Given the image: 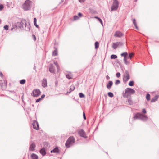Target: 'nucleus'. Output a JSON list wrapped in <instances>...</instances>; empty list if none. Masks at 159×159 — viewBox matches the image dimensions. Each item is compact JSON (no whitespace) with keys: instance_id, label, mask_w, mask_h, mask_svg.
<instances>
[{"instance_id":"nucleus-1","label":"nucleus","mask_w":159,"mask_h":159,"mask_svg":"<svg viewBox=\"0 0 159 159\" xmlns=\"http://www.w3.org/2000/svg\"><path fill=\"white\" fill-rule=\"evenodd\" d=\"M24 25H27L26 21L25 20H22L21 22H17L13 25L11 30L12 31L14 29L15 31L16 30L20 31L24 29Z\"/></svg>"},{"instance_id":"nucleus-2","label":"nucleus","mask_w":159,"mask_h":159,"mask_svg":"<svg viewBox=\"0 0 159 159\" xmlns=\"http://www.w3.org/2000/svg\"><path fill=\"white\" fill-rule=\"evenodd\" d=\"M134 120L139 119L143 121H145L148 120V117L146 115H143L139 112L136 113L133 117Z\"/></svg>"},{"instance_id":"nucleus-3","label":"nucleus","mask_w":159,"mask_h":159,"mask_svg":"<svg viewBox=\"0 0 159 159\" xmlns=\"http://www.w3.org/2000/svg\"><path fill=\"white\" fill-rule=\"evenodd\" d=\"M75 142V139L74 137L70 136L66 140L65 143L66 147L68 148L72 145Z\"/></svg>"},{"instance_id":"nucleus-4","label":"nucleus","mask_w":159,"mask_h":159,"mask_svg":"<svg viewBox=\"0 0 159 159\" xmlns=\"http://www.w3.org/2000/svg\"><path fill=\"white\" fill-rule=\"evenodd\" d=\"M32 3L31 1L29 0H26L23 5L24 9L25 11L29 10L30 8V5Z\"/></svg>"},{"instance_id":"nucleus-5","label":"nucleus","mask_w":159,"mask_h":159,"mask_svg":"<svg viewBox=\"0 0 159 159\" xmlns=\"http://www.w3.org/2000/svg\"><path fill=\"white\" fill-rule=\"evenodd\" d=\"M119 4V2L117 0H113V3L111 7V11L117 10Z\"/></svg>"},{"instance_id":"nucleus-6","label":"nucleus","mask_w":159,"mask_h":159,"mask_svg":"<svg viewBox=\"0 0 159 159\" xmlns=\"http://www.w3.org/2000/svg\"><path fill=\"white\" fill-rule=\"evenodd\" d=\"M135 93V91L132 88H128L125 89V93H124L123 97L126 96V94L129 93L130 94H133Z\"/></svg>"},{"instance_id":"nucleus-7","label":"nucleus","mask_w":159,"mask_h":159,"mask_svg":"<svg viewBox=\"0 0 159 159\" xmlns=\"http://www.w3.org/2000/svg\"><path fill=\"white\" fill-rule=\"evenodd\" d=\"M41 93L40 90L38 89H36L33 91L31 95L33 97H37L40 95Z\"/></svg>"},{"instance_id":"nucleus-8","label":"nucleus","mask_w":159,"mask_h":159,"mask_svg":"<svg viewBox=\"0 0 159 159\" xmlns=\"http://www.w3.org/2000/svg\"><path fill=\"white\" fill-rule=\"evenodd\" d=\"M130 78V76L129 72L127 70H126L125 72V75H124L123 78V81L124 82L126 83L128 80Z\"/></svg>"},{"instance_id":"nucleus-9","label":"nucleus","mask_w":159,"mask_h":159,"mask_svg":"<svg viewBox=\"0 0 159 159\" xmlns=\"http://www.w3.org/2000/svg\"><path fill=\"white\" fill-rule=\"evenodd\" d=\"M123 43L121 42L113 43L112 45V47L114 49H116L119 46H122Z\"/></svg>"},{"instance_id":"nucleus-10","label":"nucleus","mask_w":159,"mask_h":159,"mask_svg":"<svg viewBox=\"0 0 159 159\" xmlns=\"http://www.w3.org/2000/svg\"><path fill=\"white\" fill-rule=\"evenodd\" d=\"M33 128L34 129L38 130L39 128V124L36 120H34L32 124Z\"/></svg>"},{"instance_id":"nucleus-11","label":"nucleus","mask_w":159,"mask_h":159,"mask_svg":"<svg viewBox=\"0 0 159 159\" xmlns=\"http://www.w3.org/2000/svg\"><path fill=\"white\" fill-rule=\"evenodd\" d=\"M78 134L81 137L85 138L87 137L85 132L83 129H81L79 131Z\"/></svg>"},{"instance_id":"nucleus-12","label":"nucleus","mask_w":159,"mask_h":159,"mask_svg":"<svg viewBox=\"0 0 159 159\" xmlns=\"http://www.w3.org/2000/svg\"><path fill=\"white\" fill-rule=\"evenodd\" d=\"M123 34L120 31H116L115 32L114 36L118 38H120L123 36Z\"/></svg>"},{"instance_id":"nucleus-13","label":"nucleus","mask_w":159,"mask_h":159,"mask_svg":"<svg viewBox=\"0 0 159 159\" xmlns=\"http://www.w3.org/2000/svg\"><path fill=\"white\" fill-rule=\"evenodd\" d=\"M35 147V145L34 142H33L31 144H30L29 147L30 151H33L34 150Z\"/></svg>"},{"instance_id":"nucleus-14","label":"nucleus","mask_w":159,"mask_h":159,"mask_svg":"<svg viewBox=\"0 0 159 159\" xmlns=\"http://www.w3.org/2000/svg\"><path fill=\"white\" fill-rule=\"evenodd\" d=\"M47 80L46 78H44L42 81V86L44 88L47 87Z\"/></svg>"},{"instance_id":"nucleus-15","label":"nucleus","mask_w":159,"mask_h":159,"mask_svg":"<svg viewBox=\"0 0 159 159\" xmlns=\"http://www.w3.org/2000/svg\"><path fill=\"white\" fill-rule=\"evenodd\" d=\"M51 153H58L59 152V150L57 147H56L53 150L51 151Z\"/></svg>"},{"instance_id":"nucleus-16","label":"nucleus","mask_w":159,"mask_h":159,"mask_svg":"<svg viewBox=\"0 0 159 159\" xmlns=\"http://www.w3.org/2000/svg\"><path fill=\"white\" fill-rule=\"evenodd\" d=\"M49 71L51 73H54V66L52 64L50 65L49 67Z\"/></svg>"},{"instance_id":"nucleus-17","label":"nucleus","mask_w":159,"mask_h":159,"mask_svg":"<svg viewBox=\"0 0 159 159\" xmlns=\"http://www.w3.org/2000/svg\"><path fill=\"white\" fill-rule=\"evenodd\" d=\"M113 84V82L111 81H109L108 83L107 84V89H110Z\"/></svg>"},{"instance_id":"nucleus-18","label":"nucleus","mask_w":159,"mask_h":159,"mask_svg":"<svg viewBox=\"0 0 159 159\" xmlns=\"http://www.w3.org/2000/svg\"><path fill=\"white\" fill-rule=\"evenodd\" d=\"M40 153L43 156H45L46 154V151L44 148H42L40 150Z\"/></svg>"},{"instance_id":"nucleus-19","label":"nucleus","mask_w":159,"mask_h":159,"mask_svg":"<svg viewBox=\"0 0 159 159\" xmlns=\"http://www.w3.org/2000/svg\"><path fill=\"white\" fill-rule=\"evenodd\" d=\"M159 97V96L158 95H156L151 100V102H155L156 101L157 99H158Z\"/></svg>"},{"instance_id":"nucleus-20","label":"nucleus","mask_w":159,"mask_h":159,"mask_svg":"<svg viewBox=\"0 0 159 159\" xmlns=\"http://www.w3.org/2000/svg\"><path fill=\"white\" fill-rule=\"evenodd\" d=\"M31 157L32 159H38V156L34 153H32L31 156Z\"/></svg>"},{"instance_id":"nucleus-21","label":"nucleus","mask_w":159,"mask_h":159,"mask_svg":"<svg viewBox=\"0 0 159 159\" xmlns=\"http://www.w3.org/2000/svg\"><path fill=\"white\" fill-rule=\"evenodd\" d=\"M54 48L55 50L53 51L52 55L54 56H56L57 55V49L56 47H54Z\"/></svg>"},{"instance_id":"nucleus-22","label":"nucleus","mask_w":159,"mask_h":159,"mask_svg":"<svg viewBox=\"0 0 159 159\" xmlns=\"http://www.w3.org/2000/svg\"><path fill=\"white\" fill-rule=\"evenodd\" d=\"M133 24L134 25V26H135V28L137 30H138L139 28H138V27L137 26V23L136 22V20L135 19H133Z\"/></svg>"},{"instance_id":"nucleus-23","label":"nucleus","mask_w":159,"mask_h":159,"mask_svg":"<svg viewBox=\"0 0 159 159\" xmlns=\"http://www.w3.org/2000/svg\"><path fill=\"white\" fill-rule=\"evenodd\" d=\"M75 89V86L74 85H71L70 87V88L69 90V93H70L72 91L74 90Z\"/></svg>"},{"instance_id":"nucleus-24","label":"nucleus","mask_w":159,"mask_h":159,"mask_svg":"<svg viewBox=\"0 0 159 159\" xmlns=\"http://www.w3.org/2000/svg\"><path fill=\"white\" fill-rule=\"evenodd\" d=\"M66 77L69 79H71L72 78V75L71 73L67 74L66 75Z\"/></svg>"},{"instance_id":"nucleus-25","label":"nucleus","mask_w":159,"mask_h":159,"mask_svg":"<svg viewBox=\"0 0 159 159\" xmlns=\"http://www.w3.org/2000/svg\"><path fill=\"white\" fill-rule=\"evenodd\" d=\"M128 53L127 52H124L123 53H122L120 55L121 56L124 57V58H127V56H128Z\"/></svg>"},{"instance_id":"nucleus-26","label":"nucleus","mask_w":159,"mask_h":159,"mask_svg":"<svg viewBox=\"0 0 159 159\" xmlns=\"http://www.w3.org/2000/svg\"><path fill=\"white\" fill-rule=\"evenodd\" d=\"M24 25L25 27L26 30L27 31H30V25L29 24H28V25L27 24V25Z\"/></svg>"},{"instance_id":"nucleus-27","label":"nucleus","mask_w":159,"mask_h":159,"mask_svg":"<svg viewBox=\"0 0 159 159\" xmlns=\"http://www.w3.org/2000/svg\"><path fill=\"white\" fill-rule=\"evenodd\" d=\"M146 98L148 101H149L150 99V95L148 93L146 94Z\"/></svg>"},{"instance_id":"nucleus-28","label":"nucleus","mask_w":159,"mask_h":159,"mask_svg":"<svg viewBox=\"0 0 159 159\" xmlns=\"http://www.w3.org/2000/svg\"><path fill=\"white\" fill-rule=\"evenodd\" d=\"M117 56L116 55L112 54L111 56V59H115L117 58Z\"/></svg>"},{"instance_id":"nucleus-29","label":"nucleus","mask_w":159,"mask_h":159,"mask_svg":"<svg viewBox=\"0 0 159 159\" xmlns=\"http://www.w3.org/2000/svg\"><path fill=\"white\" fill-rule=\"evenodd\" d=\"M1 86H4L5 88H6L7 86V81L6 80H4L3 83L2 84V85H1Z\"/></svg>"},{"instance_id":"nucleus-30","label":"nucleus","mask_w":159,"mask_h":159,"mask_svg":"<svg viewBox=\"0 0 159 159\" xmlns=\"http://www.w3.org/2000/svg\"><path fill=\"white\" fill-rule=\"evenodd\" d=\"M95 49H97L98 48L99 46V43L98 42H96L95 43Z\"/></svg>"},{"instance_id":"nucleus-31","label":"nucleus","mask_w":159,"mask_h":159,"mask_svg":"<svg viewBox=\"0 0 159 159\" xmlns=\"http://www.w3.org/2000/svg\"><path fill=\"white\" fill-rule=\"evenodd\" d=\"M95 18L97 19L100 22L101 24L103 25V22L101 18L97 16L95 17Z\"/></svg>"},{"instance_id":"nucleus-32","label":"nucleus","mask_w":159,"mask_h":159,"mask_svg":"<svg viewBox=\"0 0 159 159\" xmlns=\"http://www.w3.org/2000/svg\"><path fill=\"white\" fill-rule=\"evenodd\" d=\"M124 63L126 65H129V62L127 61L126 58H124Z\"/></svg>"},{"instance_id":"nucleus-33","label":"nucleus","mask_w":159,"mask_h":159,"mask_svg":"<svg viewBox=\"0 0 159 159\" xmlns=\"http://www.w3.org/2000/svg\"><path fill=\"white\" fill-rule=\"evenodd\" d=\"M108 95L110 97H112L114 96L113 93L111 92H109L108 93Z\"/></svg>"},{"instance_id":"nucleus-34","label":"nucleus","mask_w":159,"mask_h":159,"mask_svg":"<svg viewBox=\"0 0 159 159\" xmlns=\"http://www.w3.org/2000/svg\"><path fill=\"white\" fill-rule=\"evenodd\" d=\"M26 81L25 79H22L20 81V83L21 84H23L25 83Z\"/></svg>"},{"instance_id":"nucleus-35","label":"nucleus","mask_w":159,"mask_h":159,"mask_svg":"<svg viewBox=\"0 0 159 159\" xmlns=\"http://www.w3.org/2000/svg\"><path fill=\"white\" fill-rule=\"evenodd\" d=\"M128 102L129 105H131L133 104V102L131 99L130 98L128 99Z\"/></svg>"},{"instance_id":"nucleus-36","label":"nucleus","mask_w":159,"mask_h":159,"mask_svg":"<svg viewBox=\"0 0 159 159\" xmlns=\"http://www.w3.org/2000/svg\"><path fill=\"white\" fill-rule=\"evenodd\" d=\"M129 86H132L134 85V82L133 81H130L129 83Z\"/></svg>"},{"instance_id":"nucleus-37","label":"nucleus","mask_w":159,"mask_h":159,"mask_svg":"<svg viewBox=\"0 0 159 159\" xmlns=\"http://www.w3.org/2000/svg\"><path fill=\"white\" fill-rule=\"evenodd\" d=\"M79 96L80 98H83L85 97V95L82 93H80L79 94Z\"/></svg>"},{"instance_id":"nucleus-38","label":"nucleus","mask_w":159,"mask_h":159,"mask_svg":"<svg viewBox=\"0 0 159 159\" xmlns=\"http://www.w3.org/2000/svg\"><path fill=\"white\" fill-rule=\"evenodd\" d=\"M120 81L119 80H116V82H115V84L116 85H118L120 83Z\"/></svg>"},{"instance_id":"nucleus-39","label":"nucleus","mask_w":159,"mask_h":159,"mask_svg":"<svg viewBox=\"0 0 159 159\" xmlns=\"http://www.w3.org/2000/svg\"><path fill=\"white\" fill-rule=\"evenodd\" d=\"M133 55L134 53H129V57L128 58H129L130 59H131L133 57Z\"/></svg>"},{"instance_id":"nucleus-40","label":"nucleus","mask_w":159,"mask_h":159,"mask_svg":"<svg viewBox=\"0 0 159 159\" xmlns=\"http://www.w3.org/2000/svg\"><path fill=\"white\" fill-rule=\"evenodd\" d=\"M79 17L78 16L75 15V16L74 17V20H78L79 19Z\"/></svg>"},{"instance_id":"nucleus-41","label":"nucleus","mask_w":159,"mask_h":159,"mask_svg":"<svg viewBox=\"0 0 159 159\" xmlns=\"http://www.w3.org/2000/svg\"><path fill=\"white\" fill-rule=\"evenodd\" d=\"M54 63L56 65L57 67V68L58 70L59 69V65L57 62H54Z\"/></svg>"},{"instance_id":"nucleus-42","label":"nucleus","mask_w":159,"mask_h":159,"mask_svg":"<svg viewBox=\"0 0 159 159\" xmlns=\"http://www.w3.org/2000/svg\"><path fill=\"white\" fill-rule=\"evenodd\" d=\"M58 81L57 80H56L55 81V86L57 87L58 85Z\"/></svg>"},{"instance_id":"nucleus-43","label":"nucleus","mask_w":159,"mask_h":159,"mask_svg":"<svg viewBox=\"0 0 159 159\" xmlns=\"http://www.w3.org/2000/svg\"><path fill=\"white\" fill-rule=\"evenodd\" d=\"M4 8V6L2 4L0 5V11H1Z\"/></svg>"},{"instance_id":"nucleus-44","label":"nucleus","mask_w":159,"mask_h":159,"mask_svg":"<svg viewBox=\"0 0 159 159\" xmlns=\"http://www.w3.org/2000/svg\"><path fill=\"white\" fill-rule=\"evenodd\" d=\"M116 76L117 77H119L120 76V72H117L116 74Z\"/></svg>"},{"instance_id":"nucleus-45","label":"nucleus","mask_w":159,"mask_h":159,"mask_svg":"<svg viewBox=\"0 0 159 159\" xmlns=\"http://www.w3.org/2000/svg\"><path fill=\"white\" fill-rule=\"evenodd\" d=\"M5 30H8V25H5L4 27Z\"/></svg>"},{"instance_id":"nucleus-46","label":"nucleus","mask_w":159,"mask_h":159,"mask_svg":"<svg viewBox=\"0 0 159 159\" xmlns=\"http://www.w3.org/2000/svg\"><path fill=\"white\" fill-rule=\"evenodd\" d=\"M142 112L144 114H145L146 113V109L145 108H143L142 110Z\"/></svg>"},{"instance_id":"nucleus-47","label":"nucleus","mask_w":159,"mask_h":159,"mask_svg":"<svg viewBox=\"0 0 159 159\" xmlns=\"http://www.w3.org/2000/svg\"><path fill=\"white\" fill-rule=\"evenodd\" d=\"M42 99H41V98H39L38 99H37L36 101V102H40L41 100H42Z\"/></svg>"},{"instance_id":"nucleus-48","label":"nucleus","mask_w":159,"mask_h":159,"mask_svg":"<svg viewBox=\"0 0 159 159\" xmlns=\"http://www.w3.org/2000/svg\"><path fill=\"white\" fill-rule=\"evenodd\" d=\"M32 36L33 38V39L34 41H35L36 40V37L35 36L34 34L32 35Z\"/></svg>"},{"instance_id":"nucleus-49","label":"nucleus","mask_w":159,"mask_h":159,"mask_svg":"<svg viewBox=\"0 0 159 159\" xmlns=\"http://www.w3.org/2000/svg\"><path fill=\"white\" fill-rule=\"evenodd\" d=\"M83 16V15L82 13H79L78 14V17H81Z\"/></svg>"},{"instance_id":"nucleus-50","label":"nucleus","mask_w":159,"mask_h":159,"mask_svg":"<svg viewBox=\"0 0 159 159\" xmlns=\"http://www.w3.org/2000/svg\"><path fill=\"white\" fill-rule=\"evenodd\" d=\"M37 23V19L36 18H34V23L36 24Z\"/></svg>"},{"instance_id":"nucleus-51","label":"nucleus","mask_w":159,"mask_h":159,"mask_svg":"<svg viewBox=\"0 0 159 159\" xmlns=\"http://www.w3.org/2000/svg\"><path fill=\"white\" fill-rule=\"evenodd\" d=\"M83 118H84V119L86 120V116L84 112H83Z\"/></svg>"},{"instance_id":"nucleus-52","label":"nucleus","mask_w":159,"mask_h":159,"mask_svg":"<svg viewBox=\"0 0 159 159\" xmlns=\"http://www.w3.org/2000/svg\"><path fill=\"white\" fill-rule=\"evenodd\" d=\"M81 3H83L84 2L85 0H78Z\"/></svg>"},{"instance_id":"nucleus-53","label":"nucleus","mask_w":159,"mask_h":159,"mask_svg":"<svg viewBox=\"0 0 159 159\" xmlns=\"http://www.w3.org/2000/svg\"><path fill=\"white\" fill-rule=\"evenodd\" d=\"M45 97V95L44 94H43L41 95V98L42 99Z\"/></svg>"},{"instance_id":"nucleus-54","label":"nucleus","mask_w":159,"mask_h":159,"mask_svg":"<svg viewBox=\"0 0 159 159\" xmlns=\"http://www.w3.org/2000/svg\"><path fill=\"white\" fill-rule=\"evenodd\" d=\"M106 78L107 79V80H108L110 79V77L108 75H107L106 76Z\"/></svg>"},{"instance_id":"nucleus-55","label":"nucleus","mask_w":159,"mask_h":159,"mask_svg":"<svg viewBox=\"0 0 159 159\" xmlns=\"http://www.w3.org/2000/svg\"><path fill=\"white\" fill-rule=\"evenodd\" d=\"M34 25L37 28H39V25L37 24V23L36 24H34Z\"/></svg>"},{"instance_id":"nucleus-56","label":"nucleus","mask_w":159,"mask_h":159,"mask_svg":"<svg viewBox=\"0 0 159 159\" xmlns=\"http://www.w3.org/2000/svg\"><path fill=\"white\" fill-rule=\"evenodd\" d=\"M0 76L1 77H2L3 76V74H2V72H0Z\"/></svg>"},{"instance_id":"nucleus-57","label":"nucleus","mask_w":159,"mask_h":159,"mask_svg":"<svg viewBox=\"0 0 159 159\" xmlns=\"http://www.w3.org/2000/svg\"><path fill=\"white\" fill-rule=\"evenodd\" d=\"M69 93V92L67 91L65 94V95H67L68 93Z\"/></svg>"},{"instance_id":"nucleus-58","label":"nucleus","mask_w":159,"mask_h":159,"mask_svg":"<svg viewBox=\"0 0 159 159\" xmlns=\"http://www.w3.org/2000/svg\"><path fill=\"white\" fill-rule=\"evenodd\" d=\"M64 2V0H61V2H60V3H61Z\"/></svg>"},{"instance_id":"nucleus-59","label":"nucleus","mask_w":159,"mask_h":159,"mask_svg":"<svg viewBox=\"0 0 159 159\" xmlns=\"http://www.w3.org/2000/svg\"><path fill=\"white\" fill-rule=\"evenodd\" d=\"M33 69H36V66H34V68H33Z\"/></svg>"},{"instance_id":"nucleus-60","label":"nucleus","mask_w":159,"mask_h":159,"mask_svg":"<svg viewBox=\"0 0 159 159\" xmlns=\"http://www.w3.org/2000/svg\"><path fill=\"white\" fill-rule=\"evenodd\" d=\"M137 0H134V1L135 2H137Z\"/></svg>"}]
</instances>
